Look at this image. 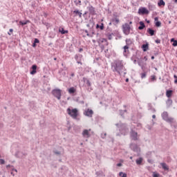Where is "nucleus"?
I'll list each match as a JSON object with an SVG mask.
<instances>
[{"label":"nucleus","instance_id":"18","mask_svg":"<svg viewBox=\"0 0 177 177\" xmlns=\"http://www.w3.org/2000/svg\"><path fill=\"white\" fill-rule=\"evenodd\" d=\"M172 100L171 99H167V100L166 101V104L167 107H171L172 106Z\"/></svg>","mask_w":177,"mask_h":177},{"label":"nucleus","instance_id":"27","mask_svg":"<svg viewBox=\"0 0 177 177\" xmlns=\"http://www.w3.org/2000/svg\"><path fill=\"white\" fill-rule=\"evenodd\" d=\"M126 45H127L128 46H131V45H132V40L131 39H127Z\"/></svg>","mask_w":177,"mask_h":177},{"label":"nucleus","instance_id":"20","mask_svg":"<svg viewBox=\"0 0 177 177\" xmlns=\"http://www.w3.org/2000/svg\"><path fill=\"white\" fill-rule=\"evenodd\" d=\"M146 27L145 23L143 21H140V26L138 27V30H143Z\"/></svg>","mask_w":177,"mask_h":177},{"label":"nucleus","instance_id":"10","mask_svg":"<svg viewBox=\"0 0 177 177\" xmlns=\"http://www.w3.org/2000/svg\"><path fill=\"white\" fill-rule=\"evenodd\" d=\"M75 59L78 64L82 65V62H81V60H82V55L76 54L75 55Z\"/></svg>","mask_w":177,"mask_h":177},{"label":"nucleus","instance_id":"44","mask_svg":"<svg viewBox=\"0 0 177 177\" xmlns=\"http://www.w3.org/2000/svg\"><path fill=\"white\" fill-rule=\"evenodd\" d=\"M151 80V81H156V77L154 75H152Z\"/></svg>","mask_w":177,"mask_h":177},{"label":"nucleus","instance_id":"62","mask_svg":"<svg viewBox=\"0 0 177 177\" xmlns=\"http://www.w3.org/2000/svg\"><path fill=\"white\" fill-rule=\"evenodd\" d=\"M10 32H13V29L10 28Z\"/></svg>","mask_w":177,"mask_h":177},{"label":"nucleus","instance_id":"19","mask_svg":"<svg viewBox=\"0 0 177 177\" xmlns=\"http://www.w3.org/2000/svg\"><path fill=\"white\" fill-rule=\"evenodd\" d=\"M174 91L172 90H167L166 91V96H167V97H171V96H172V93Z\"/></svg>","mask_w":177,"mask_h":177},{"label":"nucleus","instance_id":"56","mask_svg":"<svg viewBox=\"0 0 177 177\" xmlns=\"http://www.w3.org/2000/svg\"><path fill=\"white\" fill-rule=\"evenodd\" d=\"M151 111L153 112V113H156V109H151Z\"/></svg>","mask_w":177,"mask_h":177},{"label":"nucleus","instance_id":"13","mask_svg":"<svg viewBox=\"0 0 177 177\" xmlns=\"http://www.w3.org/2000/svg\"><path fill=\"white\" fill-rule=\"evenodd\" d=\"M83 138H90L91 137V134L89 133V130L88 129H84L82 133Z\"/></svg>","mask_w":177,"mask_h":177},{"label":"nucleus","instance_id":"48","mask_svg":"<svg viewBox=\"0 0 177 177\" xmlns=\"http://www.w3.org/2000/svg\"><path fill=\"white\" fill-rule=\"evenodd\" d=\"M116 165L117 167H121L122 165V163H118Z\"/></svg>","mask_w":177,"mask_h":177},{"label":"nucleus","instance_id":"52","mask_svg":"<svg viewBox=\"0 0 177 177\" xmlns=\"http://www.w3.org/2000/svg\"><path fill=\"white\" fill-rule=\"evenodd\" d=\"M44 17H48V14H46V12H44Z\"/></svg>","mask_w":177,"mask_h":177},{"label":"nucleus","instance_id":"6","mask_svg":"<svg viewBox=\"0 0 177 177\" xmlns=\"http://www.w3.org/2000/svg\"><path fill=\"white\" fill-rule=\"evenodd\" d=\"M52 94L55 97H57L58 100H60L62 99V90L57 88V89H54L52 91Z\"/></svg>","mask_w":177,"mask_h":177},{"label":"nucleus","instance_id":"43","mask_svg":"<svg viewBox=\"0 0 177 177\" xmlns=\"http://www.w3.org/2000/svg\"><path fill=\"white\" fill-rule=\"evenodd\" d=\"M0 163H1V165L5 164V160H3V159H0Z\"/></svg>","mask_w":177,"mask_h":177},{"label":"nucleus","instance_id":"9","mask_svg":"<svg viewBox=\"0 0 177 177\" xmlns=\"http://www.w3.org/2000/svg\"><path fill=\"white\" fill-rule=\"evenodd\" d=\"M87 10H88V13L89 15H91V16H95V15H96V10H95V8L92 6H88L87 7Z\"/></svg>","mask_w":177,"mask_h":177},{"label":"nucleus","instance_id":"51","mask_svg":"<svg viewBox=\"0 0 177 177\" xmlns=\"http://www.w3.org/2000/svg\"><path fill=\"white\" fill-rule=\"evenodd\" d=\"M154 20H155V21H158V17H155Z\"/></svg>","mask_w":177,"mask_h":177},{"label":"nucleus","instance_id":"38","mask_svg":"<svg viewBox=\"0 0 177 177\" xmlns=\"http://www.w3.org/2000/svg\"><path fill=\"white\" fill-rule=\"evenodd\" d=\"M127 111V110H124V111H122V110H120V115H124V113Z\"/></svg>","mask_w":177,"mask_h":177},{"label":"nucleus","instance_id":"60","mask_svg":"<svg viewBox=\"0 0 177 177\" xmlns=\"http://www.w3.org/2000/svg\"><path fill=\"white\" fill-rule=\"evenodd\" d=\"M86 15H88V11H86V12L83 14V16H85Z\"/></svg>","mask_w":177,"mask_h":177},{"label":"nucleus","instance_id":"17","mask_svg":"<svg viewBox=\"0 0 177 177\" xmlns=\"http://www.w3.org/2000/svg\"><path fill=\"white\" fill-rule=\"evenodd\" d=\"M147 32H149V35H151V37H153V35H154L156 30H153L150 28H149L147 30Z\"/></svg>","mask_w":177,"mask_h":177},{"label":"nucleus","instance_id":"29","mask_svg":"<svg viewBox=\"0 0 177 177\" xmlns=\"http://www.w3.org/2000/svg\"><path fill=\"white\" fill-rule=\"evenodd\" d=\"M158 5V6H165V1L164 0H160Z\"/></svg>","mask_w":177,"mask_h":177},{"label":"nucleus","instance_id":"26","mask_svg":"<svg viewBox=\"0 0 177 177\" xmlns=\"http://www.w3.org/2000/svg\"><path fill=\"white\" fill-rule=\"evenodd\" d=\"M96 28H100V30H104V24L103 23L101 24V25L97 24Z\"/></svg>","mask_w":177,"mask_h":177},{"label":"nucleus","instance_id":"22","mask_svg":"<svg viewBox=\"0 0 177 177\" xmlns=\"http://www.w3.org/2000/svg\"><path fill=\"white\" fill-rule=\"evenodd\" d=\"M73 13H75L76 16H79V17H82V12H80L78 10H74Z\"/></svg>","mask_w":177,"mask_h":177},{"label":"nucleus","instance_id":"39","mask_svg":"<svg viewBox=\"0 0 177 177\" xmlns=\"http://www.w3.org/2000/svg\"><path fill=\"white\" fill-rule=\"evenodd\" d=\"M123 49H124V50H127L129 49V46H128V45L126 44V46H124L123 47Z\"/></svg>","mask_w":177,"mask_h":177},{"label":"nucleus","instance_id":"30","mask_svg":"<svg viewBox=\"0 0 177 177\" xmlns=\"http://www.w3.org/2000/svg\"><path fill=\"white\" fill-rule=\"evenodd\" d=\"M138 66H140V67H141L142 70H144L145 68V64H143V63L142 62V60H139L138 62Z\"/></svg>","mask_w":177,"mask_h":177},{"label":"nucleus","instance_id":"28","mask_svg":"<svg viewBox=\"0 0 177 177\" xmlns=\"http://www.w3.org/2000/svg\"><path fill=\"white\" fill-rule=\"evenodd\" d=\"M161 167L163 169H165V171H168V169H169L165 163H161Z\"/></svg>","mask_w":177,"mask_h":177},{"label":"nucleus","instance_id":"2","mask_svg":"<svg viewBox=\"0 0 177 177\" xmlns=\"http://www.w3.org/2000/svg\"><path fill=\"white\" fill-rule=\"evenodd\" d=\"M161 116L164 121H166V122H169V124H171V127H174L175 129L177 128L176 120H175V118L169 117V115H168V112L164 111L161 114Z\"/></svg>","mask_w":177,"mask_h":177},{"label":"nucleus","instance_id":"14","mask_svg":"<svg viewBox=\"0 0 177 177\" xmlns=\"http://www.w3.org/2000/svg\"><path fill=\"white\" fill-rule=\"evenodd\" d=\"M111 21L112 22V24H113V26H117L118 24H120V19L117 17L111 19Z\"/></svg>","mask_w":177,"mask_h":177},{"label":"nucleus","instance_id":"58","mask_svg":"<svg viewBox=\"0 0 177 177\" xmlns=\"http://www.w3.org/2000/svg\"><path fill=\"white\" fill-rule=\"evenodd\" d=\"M75 75V74H74V73H72L71 74V77H74Z\"/></svg>","mask_w":177,"mask_h":177},{"label":"nucleus","instance_id":"46","mask_svg":"<svg viewBox=\"0 0 177 177\" xmlns=\"http://www.w3.org/2000/svg\"><path fill=\"white\" fill-rule=\"evenodd\" d=\"M155 42H156V44H160V43H161V40H160V39H156V40L155 41Z\"/></svg>","mask_w":177,"mask_h":177},{"label":"nucleus","instance_id":"64","mask_svg":"<svg viewBox=\"0 0 177 177\" xmlns=\"http://www.w3.org/2000/svg\"><path fill=\"white\" fill-rule=\"evenodd\" d=\"M174 3H177V0H174Z\"/></svg>","mask_w":177,"mask_h":177},{"label":"nucleus","instance_id":"3","mask_svg":"<svg viewBox=\"0 0 177 177\" xmlns=\"http://www.w3.org/2000/svg\"><path fill=\"white\" fill-rule=\"evenodd\" d=\"M115 127H117L118 129L119 130L120 135H127L128 132H129V129L127 124L120 122L119 123L115 124Z\"/></svg>","mask_w":177,"mask_h":177},{"label":"nucleus","instance_id":"15","mask_svg":"<svg viewBox=\"0 0 177 177\" xmlns=\"http://www.w3.org/2000/svg\"><path fill=\"white\" fill-rule=\"evenodd\" d=\"M26 156H27L26 153H23L20 151L16 153V156L18 157L19 158H23L24 157H26Z\"/></svg>","mask_w":177,"mask_h":177},{"label":"nucleus","instance_id":"37","mask_svg":"<svg viewBox=\"0 0 177 177\" xmlns=\"http://www.w3.org/2000/svg\"><path fill=\"white\" fill-rule=\"evenodd\" d=\"M159 176H160V174H156V172H153V177H159Z\"/></svg>","mask_w":177,"mask_h":177},{"label":"nucleus","instance_id":"49","mask_svg":"<svg viewBox=\"0 0 177 177\" xmlns=\"http://www.w3.org/2000/svg\"><path fill=\"white\" fill-rule=\"evenodd\" d=\"M32 46H33V48H35V47L37 46V44L34 42V43L32 44Z\"/></svg>","mask_w":177,"mask_h":177},{"label":"nucleus","instance_id":"63","mask_svg":"<svg viewBox=\"0 0 177 177\" xmlns=\"http://www.w3.org/2000/svg\"><path fill=\"white\" fill-rule=\"evenodd\" d=\"M152 118H153V119L156 118V115H153Z\"/></svg>","mask_w":177,"mask_h":177},{"label":"nucleus","instance_id":"4","mask_svg":"<svg viewBox=\"0 0 177 177\" xmlns=\"http://www.w3.org/2000/svg\"><path fill=\"white\" fill-rule=\"evenodd\" d=\"M66 112L68 114V115H70V117L73 118V120H77L78 117V109H77V108L73 109L68 108L66 109Z\"/></svg>","mask_w":177,"mask_h":177},{"label":"nucleus","instance_id":"36","mask_svg":"<svg viewBox=\"0 0 177 177\" xmlns=\"http://www.w3.org/2000/svg\"><path fill=\"white\" fill-rule=\"evenodd\" d=\"M84 32L86 34V36H87V37H93L92 35H91V34H89V32H88V30H84Z\"/></svg>","mask_w":177,"mask_h":177},{"label":"nucleus","instance_id":"54","mask_svg":"<svg viewBox=\"0 0 177 177\" xmlns=\"http://www.w3.org/2000/svg\"><path fill=\"white\" fill-rule=\"evenodd\" d=\"M106 133H104V135H102V139H104V137L106 136Z\"/></svg>","mask_w":177,"mask_h":177},{"label":"nucleus","instance_id":"40","mask_svg":"<svg viewBox=\"0 0 177 177\" xmlns=\"http://www.w3.org/2000/svg\"><path fill=\"white\" fill-rule=\"evenodd\" d=\"M86 84L87 86H91V82L88 80H86Z\"/></svg>","mask_w":177,"mask_h":177},{"label":"nucleus","instance_id":"24","mask_svg":"<svg viewBox=\"0 0 177 177\" xmlns=\"http://www.w3.org/2000/svg\"><path fill=\"white\" fill-rule=\"evenodd\" d=\"M142 48L144 52H147L149 50V44H143Z\"/></svg>","mask_w":177,"mask_h":177},{"label":"nucleus","instance_id":"45","mask_svg":"<svg viewBox=\"0 0 177 177\" xmlns=\"http://www.w3.org/2000/svg\"><path fill=\"white\" fill-rule=\"evenodd\" d=\"M173 46H177V41H174V42H173Z\"/></svg>","mask_w":177,"mask_h":177},{"label":"nucleus","instance_id":"16","mask_svg":"<svg viewBox=\"0 0 177 177\" xmlns=\"http://www.w3.org/2000/svg\"><path fill=\"white\" fill-rule=\"evenodd\" d=\"M37 65L34 64L32 66V71H30V74L32 75H34V74L37 73Z\"/></svg>","mask_w":177,"mask_h":177},{"label":"nucleus","instance_id":"25","mask_svg":"<svg viewBox=\"0 0 177 177\" xmlns=\"http://www.w3.org/2000/svg\"><path fill=\"white\" fill-rule=\"evenodd\" d=\"M75 92H77V89H75V88L74 87H71L68 89V93L73 94V93H75Z\"/></svg>","mask_w":177,"mask_h":177},{"label":"nucleus","instance_id":"32","mask_svg":"<svg viewBox=\"0 0 177 177\" xmlns=\"http://www.w3.org/2000/svg\"><path fill=\"white\" fill-rule=\"evenodd\" d=\"M119 176H121V177H127V173H124L122 171H120L119 173Z\"/></svg>","mask_w":177,"mask_h":177},{"label":"nucleus","instance_id":"50","mask_svg":"<svg viewBox=\"0 0 177 177\" xmlns=\"http://www.w3.org/2000/svg\"><path fill=\"white\" fill-rule=\"evenodd\" d=\"M55 153L59 155V154H60V151H55Z\"/></svg>","mask_w":177,"mask_h":177},{"label":"nucleus","instance_id":"47","mask_svg":"<svg viewBox=\"0 0 177 177\" xmlns=\"http://www.w3.org/2000/svg\"><path fill=\"white\" fill-rule=\"evenodd\" d=\"M76 5H81V0H77Z\"/></svg>","mask_w":177,"mask_h":177},{"label":"nucleus","instance_id":"23","mask_svg":"<svg viewBox=\"0 0 177 177\" xmlns=\"http://www.w3.org/2000/svg\"><path fill=\"white\" fill-rule=\"evenodd\" d=\"M136 162L137 165H141L142 162H143V158H139L136 160Z\"/></svg>","mask_w":177,"mask_h":177},{"label":"nucleus","instance_id":"35","mask_svg":"<svg viewBox=\"0 0 177 177\" xmlns=\"http://www.w3.org/2000/svg\"><path fill=\"white\" fill-rule=\"evenodd\" d=\"M106 35L108 37V39L109 40L113 39V33L112 34L108 33Z\"/></svg>","mask_w":177,"mask_h":177},{"label":"nucleus","instance_id":"21","mask_svg":"<svg viewBox=\"0 0 177 177\" xmlns=\"http://www.w3.org/2000/svg\"><path fill=\"white\" fill-rule=\"evenodd\" d=\"M59 32H61L62 35L68 34V30H65L64 28H62L59 29Z\"/></svg>","mask_w":177,"mask_h":177},{"label":"nucleus","instance_id":"34","mask_svg":"<svg viewBox=\"0 0 177 177\" xmlns=\"http://www.w3.org/2000/svg\"><path fill=\"white\" fill-rule=\"evenodd\" d=\"M28 22V21H20L19 24H21V26H26V24H27Z\"/></svg>","mask_w":177,"mask_h":177},{"label":"nucleus","instance_id":"31","mask_svg":"<svg viewBox=\"0 0 177 177\" xmlns=\"http://www.w3.org/2000/svg\"><path fill=\"white\" fill-rule=\"evenodd\" d=\"M141 79L143 80L147 77V72H144L142 73H140Z\"/></svg>","mask_w":177,"mask_h":177},{"label":"nucleus","instance_id":"41","mask_svg":"<svg viewBox=\"0 0 177 177\" xmlns=\"http://www.w3.org/2000/svg\"><path fill=\"white\" fill-rule=\"evenodd\" d=\"M174 78H175L174 84H177V76H176V75H174Z\"/></svg>","mask_w":177,"mask_h":177},{"label":"nucleus","instance_id":"11","mask_svg":"<svg viewBox=\"0 0 177 177\" xmlns=\"http://www.w3.org/2000/svg\"><path fill=\"white\" fill-rule=\"evenodd\" d=\"M130 136L132 140H138V132L131 130L130 133Z\"/></svg>","mask_w":177,"mask_h":177},{"label":"nucleus","instance_id":"57","mask_svg":"<svg viewBox=\"0 0 177 177\" xmlns=\"http://www.w3.org/2000/svg\"><path fill=\"white\" fill-rule=\"evenodd\" d=\"M83 50H84L83 48H80V49H79V52H80V53L82 52Z\"/></svg>","mask_w":177,"mask_h":177},{"label":"nucleus","instance_id":"5","mask_svg":"<svg viewBox=\"0 0 177 177\" xmlns=\"http://www.w3.org/2000/svg\"><path fill=\"white\" fill-rule=\"evenodd\" d=\"M122 32L124 35H129L131 33V26L128 23H125L122 26Z\"/></svg>","mask_w":177,"mask_h":177},{"label":"nucleus","instance_id":"42","mask_svg":"<svg viewBox=\"0 0 177 177\" xmlns=\"http://www.w3.org/2000/svg\"><path fill=\"white\" fill-rule=\"evenodd\" d=\"M34 43H35V44H39V39H35Z\"/></svg>","mask_w":177,"mask_h":177},{"label":"nucleus","instance_id":"55","mask_svg":"<svg viewBox=\"0 0 177 177\" xmlns=\"http://www.w3.org/2000/svg\"><path fill=\"white\" fill-rule=\"evenodd\" d=\"M175 39H174V38H172V39H171V42H175Z\"/></svg>","mask_w":177,"mask_h":177},{"label":"nucleus","instance_id":"12","mask_svg":"<svg viewBox=\"0 0 177 177\" xmlns=\"http://www.w3.org/2000/svg\"><path fill=\"white\" fill-rule=\"evenodd\" d=\"M130 149L133 150V151H136V153L139 152L140 149L139 147H138V145L131 143L130 144Z\"/></svg>","mask_w":177,"mask_h":177},{"label":"nucleus","instance_id":"1","mask_svg":"<svg viewBox=\"0 0 177 177\" xmlns=\"http://www.w3.org/2000/svg\"><path fill=\"white\" fill-rule=\"evenodd\" d=\"M111 67L113 73H117L119 75L127 74V68L124 66V61L121 59H115L111 62Z\"/></svg>","mask_w":177,"mask_h":177},{"label":"nucleus","instance_id":"7","mask_svg":"<svg viewBox=\"0 0 177 177\" xmlns=\"http://www.w3.org/2000/svg\"><path fill=\"white\" fill-rule=\"evenodd\" d=\"M138 15L143 16L145 15H149L150 13V11H149V10H147V8H146L145 7H140L138 9Z\"/></svg>","mask_w":177,"mask_h":177},{"label":"nucleus","instance_id":"53","mask_svg":"<svg viewBox=\"0 0 177 177\" xmlns=\"http://www.w3.org/2000/svg\"><path fill=\"white\" fill-rule=\"evenodd\" d=\"M107 42V39H102V42Z\"/></svg>","mask_w":177,"mask_h":177},{"label":"nucleus","instance_id":"59","mask_svg":"<svg viewBox=\"0 0 177 177\" xmlns=\"http://www.w3.org/2000/svg\"><path fill=\"white\" fill-rule=\"evenodd\" d=\"M144 60H145V62H147V57H144Z\"/></svg>","mask_w":177,"mask_h":177},{"label":"nucleus","instance_id":"33","mask_svg":"<svg viewBox=\"0 0 177 177\" xmlns=\"http://www.w3.org/2000/svg\"><path fill=\"white\" fill-rule=\"evenodd\" d=\"M155 26H156V27H161V22L157 21L155 23Z\"/></svg>","mask_w":177,"mask_h":177},{"label":"nucleus","instance_id":"8","mask_svg":"<svg viewBox=\"0 0 177 177\" xmlns=\"http://www.w3.org/2000/svg\"><path fill=\"white\" fill-rule=\"evenodd\" d=\"M84 115H86V117H88L89 118H91L93 115V111L92 109H88L84 111Z\"/></svg>","mask_w":177,"mask_h":177},{"label":"nucleus","instance_id":"61","mask_svg":"<svg viewBox=\"0 0 177 177\" xmlns=\"http://www.w3.org/2000/svg\"><path fill=\"white\" fill-rule=\"evenodd\" d=\"M113 24V22L111 21L110 23L109 24V26H111Z\"/></svg>","mask_w":177,"mask_h":177}]
</instances>
